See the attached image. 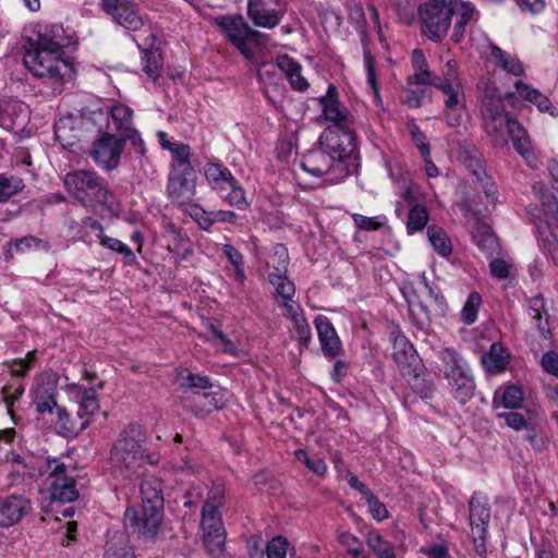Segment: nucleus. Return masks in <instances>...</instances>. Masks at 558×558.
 Wrapping results in <instances>:
<instances>
[{"label": "nucleus", "instance_id": "8", "mask_svg": "<svg viewBox=\"0 0 558 558\" xmlns=\"http://www.w3.org/2000/svg\"><path fill=\"white\" fill-rule=\"evenodd\" d=\"M319 146L356 172L357 143L353 126H327L319 136Z\"/></svg>", "mask_w": 558, "mask_h": 558}, {"label": "nucleus", "instance_id": "46", "mask_svg": "<svg viewBox=\"0 0 558 558\" xmlns=\"http://www.w3.org/2000/svg\"><path fill=\"white\" fill-rule=\"evenodd\" d=\"M428 222V213L425 206L415 205L410 209L407 230L408 233H414L423 230Z\"/></svg>", "mask_w": 558, "mask_h": 558}, {"label": "nucleus", "instance_id": "2", "mask_svg": "<svg viewBox=\"0 0 558 558\" xmlns=\"http://www.w3.org/2000/svg\"><path fill=\"white\" fill-rule=\"evenodd\" d=\"M413 73L408 77L409 85H430L444 95V116L448 126H458L465 105L464 87L454 59L448 60L439 75H435L420 49L411 56Z\"/></svg>", "mask_w": 558, "mask_h": 558}, {"label": "nucleus", "instance_id": "28", "mask_svg": "<svg viewBox=\"0 0 558 558\" xmlns=\"http://www.w3.org/2000/svg\"><path fill=\"white\" fill-rule=\"evenodd\" d=\"M282 316L291 322L293 337L303 347L308 345L312 340V329L301 305H290L289 310L282 312Z\"/></svg>", "mask_w": 558, "mask_h": 558}, {"label": "nucleus", "instance_id": "18", "mask_svg": "<svg viewBox=\"0 0 558 558\" xmlns=\"http://www.w3.org/2000/svg\"><path fill=\"white\" fill-rule=\"evenodd\" d=\"M123 151V141L112 134H104L93 144L90 156L104 170L116 169Z\"/></svg>", "mask_w": 558, "mask_h": 558}, {"label": "nucleus", "instance_id": "51", "mask_svg": "<svg viewBox=\"0 0 558 558\" xmlns=\"http://www.w3.org/2000/svg\"><path fill=\"white\" fill-rule=\"evenodd\" d=\"M482 304V296L477 292L469 294L466 302L461 311V319L464 324L471 325L477 318V313Z\"/></svg>", "mask_w": 558, "mask_h": 558}, {"label": "nucleus", "instance_id": "5", "mask_svg": "<svg viewBox=\"0 0 558 558\" xmlns=\"http://www.w3.org/2000/svg\"><path fill=\"white\" fill-rule=\"evenodd\" d=\"M40 490L52 502H72L77 499L78 492L75 480L69 474V468L56 458L39 461Z\"/></svg>", "mask_w": 558, "mask_h": 558}, {"label": "nucleus", "instance_id": "42", "mask_svg": "<svg viewBox=\"0 0 558 558\" xmlns=\"http://www.w3.org/2000/svg\"><path fill=\"white\" fill-rule=\"evenodd\" d=\"M25 385L22 379L13 378L1 389L2 400L7 405L8 413L12 415V407L24 393Z\"/></svg>", "mask_w": 558, "mask_h": 558}, {"label": "nucleus", "instance_id": "21", "mask_svg": "<svg viewBox=\"0 0 558 558\" xmlns=\"http://www.w3.org/2000/svg\"><path fill=\"white\" fill-rule=\"evenodd\" d=\"M393 360L404 378H417L420 375V359L414 345L403 335L393 338Z\"/></svg>", "mask_w": 558, "mask_h": 558}, {"label": "nucleus", "instance_id": "58", "mask_svg": "<svg viewBox=\"0 0 558 558\" xmlns=\"http://www.w3.org/2000/svg\"><path fill=\"white\" fill-rule=\"evenodd\" d=\"M523 401L522 390L517 386H508L501 393V403L507 409H517Z\"/></svg>", "mask_w": 558, "mask_h": 558}, {"label": "nucleus", "instance_id": "55", "mask_svg": "<svg viewBox=\"0 0 558 558\" xmlns=\"http://www.w3.org/2000/svg\"><path fill=\"white\" fill-rule=\"evenodd\" d=\"M364 66H365L366 76H367V84L372 90L375 101L377 104H379L381 101V99H380L379 88H378L376 74H375L374 58H373L372 53L367 50L364 51Z\"/></svg>", "mask_w": 558, "mask_h": 558}, {"label": "nucleus", "instance_id": "34", "mask_svg": "<svg viewBox=\"0 0 558 558\" xmlns=\"http://www.w3.org/2000/svg\"><path fill=\"white\" fill-rule=\"evenodd\" d=\"M75 120L71 117L60 118L54 123V135L57 141L63 147H72L78 141V132L74 124Z\"/></svg>", "mask_w": 558, "mask_h": 558}, {"label": "nucleus", "instance_id": "61", "mask_svg": "<svg viewBox=\"0 0 558 558\" xmlns=\"http://www.w3.org/2000/svg\"><path fill=\"white\" fill-rule=\"evenodd\" d=\"M352 219L357 229L372 231L379 229L384 222V217H366L360 214H353Z\"/></svg>", "mask_w": 558, "mask_h": 558}, {"label": "nucleus", "instance_id": "27", "mask_svg": "<svg viewBox=\"0 0 558 558\" xmlns=\"http://www.w3.org/2000/svg\"><path fill=\"white\" fill-rule=\"evenodd\" d=\"M28 118V107L19 100H0V126L7 130L24 126Z\"/></svg>", "mask_w": 558, "mask_h": 558}, {"label": "nucleus", "instance_id": "26", "mask_svg": "<svg viewBox=\"0 0 558 558\" xmlns=\"http://www.w3.org/2000/svg\"><path fill=\"white\" fill-rule=\"evenodd\" d=\"M155 44L156 36L153 33H149L143 38V41L138 44V47L143 51V71L153 82H157L162 70V57Z\"/></svg>", "mask_w": 558, "mask_h": 558}, {"label": "nucleus", "instance_id": "40", "mask_svg": "<svg viewBox=\"0 0 558 558\" xmlns=\"http://www.w3.org/2000/svg\"><path fill=\"white\" fill-rule=\"evenodd\" d=\"M472 236L477 246L483 251L494 248L497 244L490 226L486 221L478 219L475 220L474 226L472 227Z\"/></svg>", "mask_w": 558, "mask_h": 558}, {"label": "nucleus", "instance_id": "9", "mask_svg": "<svg viewBox=\"0 0 558 558\" xmlns=\"http://www.w3.org/2000/svg\"><path fill=\"white\" fill-rule=\"evenodd\" d=\"M301 168L315 178H322L326 183H338L355 172L344 161L335 158L320 146L319 149L304 156Z\"/></svg>", "mask_w": 558, "mask_h": 558}, {"label": "nucleus", "instance_id": "53", "mask_svg": "<svg viewBox=\"0 0 558 558\" xmlns=\"http://www.w3.org/2000/svg\"><path fill=\"white\" fill-rule=\"evenodd\" d=\"M513 264L510 258L506 256H498L489 263V270L494 278L502 280L511 275Z\"/></svg>", "mask_w": 558, "mask_h": 558}, {"label": "nucleus", "instance_id": "15", "mask_svg": "<svg viewBox=\"0 0 558 558\" xmlns=\"http://www.w3.org/2000/svg\"><path fill=\"white\" fill-rule=\"evenodd\" d=\"M201 526L204 532V545L210 555L219 554L226 541V531L222 524L220 511L209 506L202 510Z\"/></svg>", "mask_w": 558, "mask_h": 558}, {"label": "nucleus", "instance_id": "37", "mask_svg": "<svg viewBox=\"0 0 558 558\" xmlns=\"http://www.w3.org/2000/svg\"><path fill=\"white\" fill-rule=\"evenodd\" d=\"M97 238L104 247L111 250V251L118 253L119 255H121L123 262L126 265H133L136 263V256H135L134 252L122 241H120L116 238H111V236L105 234L104 232L98 233Z\"/></svg>", "mask_w": 558, "mask_h": 558}, {"label": "nucleus", "instance_id": "20", "mask_svg": "<svg viewBox=\"0 0 558 558\" xmlns=\"http://www.w3.org/2000/svg\"><path fill=\"white\" fill-rule=\"evenodd\" d=\"M319 105L324 119L328 126L349 128L354 125L353 116L338 99V92L333 85H329L327 93L319 97Z\"/></svg>", "mask_w": 558, "mask_h": 558}, {"label": "nucleus", "instance_id": "12", "mask_svg": "<svg viewBox=\"0 0 558 558\" xmlns=\"http://www.w3.org/2000/svg\"><path fill=\"white\" fill-rule=\"evenodd\" d=\"M163 510L138 505L128 507L124 513L125 525L137 536L154 538L160 527Z\"/></svg>", "mask_w": 558, "mask_h": 558}, {"label": "nucleus", "instance_id": "49", "mask_svg": "<svg viewBox=\"0 0 558 558\" xmlns=\"http://www.w3.org/2000/svg\"><path fill=\"white\" fill-rule=\"evenodd\" d=\"M294 457L298 461L302 462L312 473L317 476L324 477L327 474L328 466L322 458H311L303 449L294 451Z\"/></svg>", "mask_w": 558, "mask_h": 558}, {"label": "nucleus", "instance_id": "31", "mask_svg": "<svg viewBox=\"0 0 558 558\" xmlns=\"http://www.w3.org/2000/svg\"><path fill=\"white\" fill-rule=\"evenodd\" d=\"M512 140L514 149L529 162L532 157L531 141L525 129L514 119L505 126Z\"/></svg>", "mask_w": 558, "mask_h": 558}, {"label": "nucleus", "instance_id": "14", "mask_svg": "<svg viewBox=\"0 0 558 558\" xmlns=\"http://www.w3.org/2000/svg\"><path fill=\"white\" fill-rule=\"evenodd\" d=\"M33 512L32 500L23 494L0 496V527L9 529L20 524Z\"/></svg>", "mask_w": 558, "mask_h": 558}, {"label": "nucleus", "instance_id": "35", "mask_svg": "<svg viewBox=\"0 0 558 558\" xmlns=\"http://www.w3.org/2000/svg\"><path fill=\"white\" fill-rule=\"evenodd\" d=\"M492 56L496 64L506 72L521 76L524 73V68L521 61L513 54L500 49L497 46L492 47Z\"/></svg>", "mask_w": 558, "mask_h": 558}, {"label": "nucleus", "instance_id": "47", "mask_svg": "<svg viewBox=\"0 0 558 558\" xmlns=\"http://www.w3.org/2000/svg\"><path fill=\"white\" fill-rule=\"evenodd\" d=\"M24 187L23 181L13 175L0 174V203H4L21 192Z\"/></svg>", "mask_w": 558, "mask_h": 558}, {"label": "nucleus", "instance_id": "59", "mask_svg": "<svg viewBox=\"0 0 558 558\" xmlns=\"http://www.w3.org/2000/svg\"><path fill=\"white\" fill-rule=\"evenodd\" d=\"M221 401V397L219 393L215 392H203L195 393V402L201 407L203 412H211L219 408V403Z\"/></svg>", "mask_w": 558, "mask_h": 558}, {"label": "nucleus", "instance_id": "54", "mask_svg": "<svg viewBox=\"0 0 558 558\" xmlns=\"http://www.w3.org/2000/svg\"><path fill=\"white\" fill-rule=\"evenodd\" d=\"M172 151L174 158L173 169L177 170H186L193 169L191 166V148L186 144H175L174 147L170 149Z\"/></svg>", "mask_w": 558, "mask_h": 558}, {"label": "nucleus", "instance_id": "62", "mask_svg": "<svg viewBox=\"0 0 558 558\" xmlns=\"http://www.w3.org/2000/svg\"><path fill=\"white\" fill-rule=\"evenodd\" d=\"M339 542L347 548V551L354 557L361 555L364 550L363 543L351 533H341L339 535Z\"/></svg>", "mask_w": 558, "mask_h": 558}, {"label": "nucleus", "instance_id": "17", "mask_svg": "<svg viewBox=\"0 0 558 558\" xmlns=\"http://www.w3.org/2000/svg\"><path fill=\"white\" fill-rule=\"evenodd\" d=\"M268 280L276 291V303L282 312L290 308V305H299L294 300L295 286L287 277V256L282 253L279 255L278 266L268 274Z\"/></svg>", "mask_w": 558, "mask_h": 558}, {"label": "nucleus", "instance_id": "39", "mask_svg": "<svg viewBox=\"0 0 558 558\" xmlns=\"http://www.w3.org/2000/svg\"><path fill=\"white\" fill-rule=\"evenodd\" d=\"M537 219L539 222L536 225L537 227L542 226V230L551 231V223H556L558 228V201L554 195H549L546 201H543Z\"/></svg>", "mask_w": 558, "mask_h": 558}, {"label": "nucleus", "instance_id": "36", "mask_svg": "<svg viewBox=\"0 0 558 558\" xmlns=\"http://www.w3.org/2000/svg\"><path fill=\"white\" fill-rule=\"evenodd\" d=\"M482 363L489 373L501 372L508 363L506 350L500 344L493 343L489 352L482 356Z\"/></svg>", "mask_w": 558, "mask_h": 558}, {"label": "nucleus", "instance_id": "16", "mask_svg": "<svg viewBox=\"0 0 558 558\" xmlns=\"http://www.w3.org/2000/svg\"><path fill=\"white\" fill-rule=\"evenodd\" d=\"M168 197L175 204L183 206L193 202L196 194V177L193 169H173L167 184Z\"/></svg>", "mask_w": 558, "mask_h": 558}, {"label": "nucleus", "instance_id": "32", "mask_svg": "<svg viewBox=\"0 0 558 558\" xmlns=\"http://www.w3.org/2000/svg\"><path fill=\"white\" fill-rule=\"evenodd\" d=\"M529 315L538 331L547 337L549 335L548 313L542 295H535L529 300Z\"/></svg>", "mask_w": 558, "mask_h": 558}, {"label": "nucleus", "instance_id": "50", "mask_svg": "<svg viewBox=\"0 0 558 558\" xmlns=\"http://www.w3.org/2000/svg\"><path fill=\"white\" fill-rule=\"evenodd\" d=\"M205 177L215 184L232 183L234 177L230 170L219 163H207L204 168Z\"/></svg>", "mask_w": 558, "mask_h": 558}, {"label": "nucleus", "instance_id": "29", "mask_svg": "<svg viewBox=\"0 0 558 558\" xmlns=\"http://www.w3.org/2000/svg\"><path fill=\"white\" fill-rule=\"evenodd\" d=\"M514 87L519 97L535 105L539 111L548 112L551 117L558 116V111L553 107L549 98L538 89L531 87L522 81H517Z\"/></svg>", "mask_w": 558, "mask_h": 558}, {"label": "nucleus", "instance_id": "7", "mask_svg": "<svg viewBox=\"0 0 558 558\" xmlns=\"http://www.w3.org/2000/svg\"><path fill=\"white\" fill-rule=\"evenodd\" d=\"M457 0H428L418 8L422 32L434 41L445 38L451 25Z\"/></svg>", "mask_w": 558, "mask_h": 558}, {"label": "nucleus", "instance_id": "1", "mask_svg": "<svg viewBox=\"0 0 558 558\" xmlns=\"http://www.w3.org/2000/svg\"><path fill=\"white\" fill-rule=\"evenodd\" d=\"M69 44L61 25L39 26L25 36L23 61L26 69L36 77L62 86L74 76L72 62L64 50Z\"/></svg>", "mask_w": 558, "mask_h": 558}, {"label": "nucleus", "instance_id": "44", "mask_svg": "<svg viewBox=\"0 0 558 558\" xmlns=\"http://www.w3.org/2000/svg\"><path fill=\"white\" fill-rule=\"evenodd\" d=\"M179 381L180 386L183 388L206 390L211 387V381L209 377L191 373L187 369L180 371Z\"/></svg>", "mask_w": 558, "mask_h": 558}, {"label": "nucleus", "instance_id": "24", "mask_svg": "<svg viewBox=\"0 0 558 558\" xmlns=\"http://www.w3.org/2000/svg\"><path fill=\"white\" fill-rule=\"evenodd\" d=\"M277 68L286 73L291 86L294 89L304 92L308 88V83L301 73V65L288 56L278 58L276 64H263L257 70V76L259 81H265L266 77H269L270 74L276 72Z\"/></svg>", "mask_w": 558, "mask_h": 558}, {"label": "nucleus", "instance_id": "60", "mask_svg": "<svg viewBox=\"0 0 558 558\" xmlns=\"http://www.w3.org/2000/svg\"><path fill=\"white\" fill-rule=\"evenodd\" d=\"M409 132L411 134V137L416 145L417 149L420 150V154L422 157H428L430 155L429 145L426 142L425 134L421 131L418 125L411 122L408 124Z\"/></svg>", "mask_w": 558, "mask_h": 558}, {"label": "nucleus", "instance_id": "23", "mask_svg": "<svg viewBox=\"0 0 558 558\" xmlns=\"http://www.w3.org/2000/svg\"><path fill=\"white\" fill-rule=\"evenodd\" d=\"M281 0H248L247 14L258 27L272 28L282 16Z\"/></svg>", "mask_w": 558, "mask_h": 558}, {"label": "nucleus", "instance_id": "22", "mask_svg": "<svg viewBox=\"0 0 558 558\" xmlns=\"http://www.w3.org/2000/svg\"><path fill=\"white\" fill-rule=\"evenodd\" d=\"M101 7L119 25L129 31H138L144 24L138 15L137 5L131 1L101 0Z\"/></svg>", "mask_w": 558, "mask_h": 558}, {"label": "nucleus", "instance_id": "63", "mask_svg": "<svg viewBox=\"0 0 558 558\" xmlns=\"http://www.w3.org/2000/svg\"><path fill=\"white\" fill-rule=\"evenodd\" d=\"M366 544L375 556L379 555L383 550L388 549L389 546L392 545L376 531H369L366 534Z\"/></svg>", "mask_w": 558, "mask_h": 558}, {"label": "nucleus", "instance_id": "41", "mask_svg": "<svg viewBox=\"0 0 558 558\" xmlns=\"http://www.w3.org/2000/svg\"><path fill=\"white\" fill-rule=\"evenodd\" d=\"M132 116L133 111L125 105H116L111 109V120L114 129L123 134L129 133L132 128Z\"/></svg>", "mask_w": 558, "mask_h": 558}, {"label": "nucleus", "instance_id": "13", "mask_svg": "<svg viewBox=\"0 0 558 558\" xmlns=\"http://www.w3.org/2000/svg\"><path fill=\"white\" fill-rule=\"evenodd\" d=\"M215 22L246 59L254 58L250 43L256 40L258 33L253 31L242 16H218Z\"/></svg>", "mask_w": 558, "mask_h": 558}, {"label": "nucleus", "instance_id": "52", "mask_svg": "<svg viewBox=\"0 0 558 558\" xmlns=\"http://www.w3.org/2000/svg\"><path fill=\"white\" fill-rule=\"evenodd\" d=\"M538 232L541 234V246L545 254H547L553 263L558 266V239L549 230H542V226H538Z\"/></svg>", "mask_w": 558, "mask_h": 558}, {"label": "nucleus", "instance_id": "25", "mask_svg": "<svg viewBox=\"0 0 558 558\" xmlns=\"http://www.w3.org/2000/svg\"><path fill=\"white\" fill-rule=\"evenodd\" d=\"M314 325L323 353L331 359L339 356L343 351L342 343L330 319L319 315L315 318Z\"/></svg>", "mask_w": 558, "mask_h": 558}, {"label": "nucleus", "instance_id": "48", "mask_svg": "<svg viewBox=\"0 0 558 558\" xmlns=\"http://www.w3.org/2000/svg\"><path fill=\"white\" fill-rule=\"evenodd\" d=\"M10 245L15 248L16 253L21 254L27 253L33 250L48 252L50 248L48 242H45L34 235H27L11 241Z\"/></svg>", "mask_w": 558, "mask_h": 558}, {"label": "nucleus", "instance_id": "33", "mask_svg": "<svg viewBox=\"0 0 558 558\" xmlns=\"http://www.w3.org/2000/svg\"><path fill=\"white\" fill-rule=\"evenodd\" d=\"M475 8L471 2H464L457 0V7L454 14L457 20L453 27L452 40L459 43L465 32V25L473 19Z\"/></svg>", "mask_w": 558, "mask_h": 558}, {"label": "nucleus", "instance_id": "4", "mask_svg": "<svg viewBox=\"0 0 558 558\" xmlns=\"http://www.w3.org/2000/svg\"><path fill=\"white\" fill-rule=\"evenodd\" d=\"M63 183L68 193L84 206L99 204L111 213L119 208L113 193L107 187L104 179L94 171L69 172L65 174Z\"/></svg>", "mask_w": 558, "mask_h": 558}, {"label": "nucleus", "instance_id": "19", "mask_svg": "<svg viewBox=\"0 0 558 558\" xmlns=\"http://www.w3.org/2000/svg\"><path fill=\"white\" fill-rule=\"evenodd\" d=\"M57 386L58 376L53 372L46 371L35 377L31 395L39 413L51 412L57 407Z\"/></svg>", "mask_w": 558, "mask_h": 558}, {"label": "nucleus", "instance_id": "64", "mask_svg": "<svg viewBox=\"0 0 558 558\" xmlns=\"http://www.w3.org/2000/svg\"><path fill=\"white\" fill-rule=\"evenodd\" d=\"M541 365L544 372L555 377H558V353L555 351H547L541 359Z\"/></svg>", "mask_w": 558, "mask_h": 558}, {"label": "nucleus", "instance_id": "6", "mask_svg": "<svg viewBox=\"0 0 558 558\" xmlns=\"http://www.w3.org/2000/svg\"><path fill=\"white\" fill-rule=\"evenodd\" d=\"M439 359L453 397L461 404L466 403L475 391V381L469 363L452 348H444L439 352Z\"/></svg>", "mask_w": 558, "mask_h": 558}, {"label": "nucleus", "instance_id": "30", "mask_svg": "<svg viewBox=\"0 0 558 558\" xmlns=\"http://www.w3.org/2000/svg\"><path fill=\"white\" fill-rule=\"evenodd\" d=\"M162 483L155 476L145 477L140 487L141 505L163 510Z\"/></svg>", "mask_w": 558, "mask_h": 558}, {"label": "nucleus", "instance_id": "57", "mask_svg": "<svg viewBox=\"0 0 558 558\" xmlns=\"http://www.w3.org/2000/svg\"><path fill=\"white\" fill-rule=\"evenodd\" d=\"M289 545L288 539L283 536L271 538L265 549L267 558H286Z\"/></svg>", "mask_w": 558, "mask_h": 558}, {"label": "nucleus", "instance_id": "43", "mask_svg": "<svg viewBox=\"0 0 558 558\" xmlns=\"http://www.w3.org/2000/svg\"><path fill=\"white\" fill-rule=\"evenodd\" d=\"M99 410V403L95 389L85 390L78 400L77 415L80 418L88 420Z\"/></svg>", "mask_w": 558, "mask_h": 558}, {"label": "nucleus", "instance_id": "38", "mask_svg": "<svg viewBox=\"0 0 558 558\" xmlns=\"http://www.w3.org/2000/svg\"><path fill=\"white\" fill-rule=\"evenodd\" d=\"M427 236L434 250L442 257L452 252V244L445 230L438 226H429Z\"/></svg>", "mask_w": 558, "mask_h": 558}, {"label": "nucleus", "instance_id": "10", "mask_svg": "<svg viewBox=\"0 0 558 558\" xmlns=\"http://www.w3.org/2000/svg\"><path fill=\"white\" fill-rule=\"evenodd\" d=\"M483 88L481 112L488 133H500L510 120H514L505 112L502 97L498 88L489 82H482Z\"/></svg>", "mask_w": 558, "mask_h": 558}, {"label": "nucleus", "instance_id": "3", "mask_svg": "<svg viewBox=\"0 0 558 558\" xmlns=\"http://www.w3.org/2000/svg\"><path fill=\"white\" fill-rule=\"evenodd\" d=\"M147 434L143 426L130 424L118 436L110 450L113 471L129 478L138 473L145 464H157L160 457L146 450Z\"/></svg>", "mask_w": 558, "mask_h": 558}, {"label": "nucleus", "instance_id": "11", "mask_svg": "<svg viewBox=\"0 0 558 558\" xmlns=\"http://www.w3.org/2000/svg\"><path fill=\"white\" fill-rule=\"evenodd\" d=\"M469 512L474 547L478 555H483L486 553V539L490 520L488 499L482 494L474 493L469 501Z\"/></svg>", "mask_w": 558, "mask_h": 558}, {"label": "nucleus", "instance_id": "56", "mask_svg": "<svg viewBox=\"0 0 558 558\" xmlns=\"http://www.w3.org/2000/svg\"><path fill=\"white\" fill-rule=\"evenodd\" d=\"M227 186L230 189V192L225 196L226 202L239 209H246L248 203L245 197V192L241 186L236 185L235 179H233L232 183H227Z\"/></svg>", "mask_w": 558, "mask_h": 558}, {"label": "nucleus", "instance_id": "45", "mask_svg": "<svg viewBox=\"0 0 558 558\" xmlns=\"http://www.w3.org/2000/svg\"><path fill=\"white\" fill-rule=\"evenodd\" d=\"M89 420L82 421L80 427L71 418V415L63 409L58 410V421L56 423L59 433L63 436H74L78 430L87 427Z\"/></svg>", "mask_w": 558, "mask_h": 558}]
</instances>
